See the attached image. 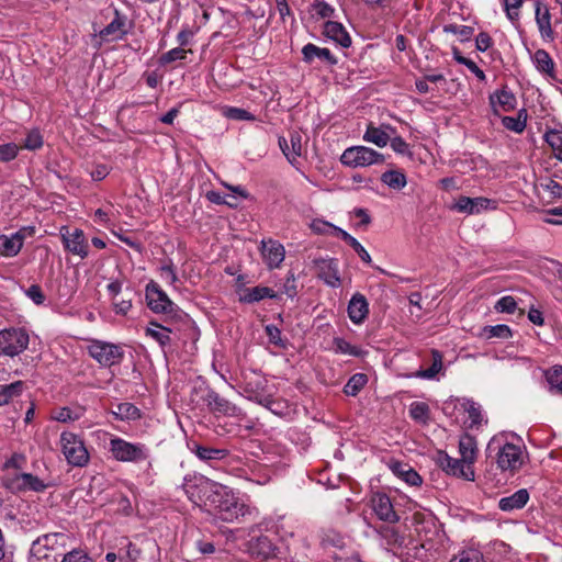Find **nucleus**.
I'll return each mask as SVG.
<instances>
[{
  "label": "nucleus",
  "instance_id": "f257e3e1",
  "mask_svg": "<svg viewBox=\"0 0 562 562\" xmlns=\"http://www.w3.org/2000/svg\"><path fill=\"white\" fill-rule=\"evenodd\" d=\"M68 536L63 532L38 537L31 547L30 562H61Z\"/></svg>",
  "mask_w": 562,
  "mask_h": 562
},
{
  "label": "nucleus",
  "instance_id": "f03ea898",
  "mask_svg": "<svg viewBox=\"0 0 562 562\" xmlns=\"http://www.w3.org/2000/svg\"><path fill=\"white\" fill-rule=\"evenodd\" d=\"M222 521L233 522L247 513L246 505L225 485L218 490L207 508Z\"/></svg>",
  "mask_w": 562,
  "mask_h": 562
},
{
  "label": "nucleus",
  "instance_id": "7ed1b4c3",
  "mask_svg": "<svg viewBox=\"0 0 562 562\" xmlns=\"http://www.w3.org/2000/svg\"><path fill=\"white\" fill-rule=\"evenodd\" d=\"M218 484L203 475H187L182 484V488L188 498L198 506L209 508L213 497L217 495L222 488Z\"/></svg>",
  "mask_w": 562,
  "mask_h": 562
},
{
  "label": "nucleus",
  "instance_id": "20e7f679",
  "mask_svg": "<svg viewBox=\"0 0 562 562\" xmlns=\"http://www.w3.org/2000/svg\"><path fill=\"white\" fill-rule=\"evenodd\" d=\"M191 401L202 403L207 407L210 413L214 415L235 417L240 415V408L227 398L221 396L213 389L201 384L192 390Z\"/></svg>",
  "mask_w": 562,
  "mask_h": 562
},
{
  "label": "nucleus",
  "instance_id": "39448f33",
  "mask_svg": "<svg viewBox=\"0 0 562 562\" xmlns=\"http://www.w3.org/2000/svg\"><path fill=\"white\" fill-rule=\"evenodd\" d=\"M147 306L156 314L166 315L167 319L181 318L180 308L169 299L160 285L151 280L145 289Z\"/></svg>",
  "mask_w": 562,
  "mask_h": 562
},
{
  "label": "nucleus",
  "instance_id": "423d86ee",
  "mask_svg": "<svg viewBox=\"0 0 562 562\" xmlns=\"http://www.w3.org/2000/svg\"><path fill=\"white\" fill-rule=\"evenodd\" d=\"M59 443L61 452L70 465L82 468L89 462V452L80 436L64 431L60 435Z\"/></svg>",
  "mask_w": 562,
  "mask_h": 562
},
{
  "label": "nucleus",
  "instance_id": "0eeeda50",
  "mask_svg": "<svg viewBox=\"0 0 562 562\" xmlns=\"http://www.w3.org/2000/svg\"><path fill=\"white\" fill-rule=\"evenodd\" d=\"M30 336L24 328L10 327L0 330V356L13 358L29 346Z\"/></svg>",
  "mask_w": 562,
  "mask_h": 562
},
{
  "label": "nucleus",
  "instance_id": "6e6552de",
  "mask_svg": "<svg viewBox=\"0 0 562 562\" xmlns=\"http://www.w3.org/2000/svg\"><path fill=\"white\" fill-rule=\"evenodd\" d=\"M3 485L12 493H41L44 492L48 486L37 475L25 472L8 473L3 477Z\"/></svg>",
  "mask_w": 562,
  "mask_h": 562
},
{
  "label": "nucleus",
  "instance_id": "1a4fd4ad",
  "mask_svg": "<svg viewBox=\"0 0 562 562\" xmlns=\"http://www.w3.org/2000/svg\"><path fill=\"white\" fill-rule=\"evenodd\" d=\"M110 451L121 462H142L148 458V449L144 443H132L119 437L110 440Z\"/></svg>",
  "mask_w": 562,
  "mask_h": 562
},
{
  "label": "nucleus",
  "instance_id": "9d476101",
  "mask_svg": "<svg viewBox=\"0 0 562 562\" xmlns=\"http://www.w3.org/2000/svg\"><path fill=\"white\" fill-rule=\"evenodd\" d=\"M340 161L342 165L358 168L382 164L384 156L366 146H352L344 150Z\"/></svg>",
  "mask_w": 562,
  "mask_h": 562
},
{
  "label": "nucleus",
  "instance_id": "9b49d317",
  "mask_svg": "<svg viewBox=\"0 0 562 562\" xmlns=\"http://www.w3.org/2000/svg\"><path fill=\"white\" fill-rule=\"evenodd\" d=\"M88 353L103 367L119 364L124 357L120 346L102 340H92L88 346Z\"/></svg>",
  "mask_w": 562,
  "mask_h": 562
},
{
  "label": "nucleus",
  "instance_id": "f8f14e48",
  "mask_svg": "<svg viewBox=\"0 0 562 562\" xmlns=\"http://www.w3.org/2000/svg\"><path fill=\"white\" fill-rule=\"evenodd\" d=\"M437 464L449 475L474 481V471L463 459H454L445 451H438Z\"/></svg>",
  "mask_w": 562,
  "mask_h": 562
},
{
  "label": "nucleus",
  "instance_id": "ddd939ff",
  "mask_svg": "<svg viewBox=\"0 0 562 562\" xmlns=\"http://www.w3.org/2000/svg\"><path fill=\"white\" fill-rule=\"evenodd\" d=\"M313 268L316 277L330 288H339L341 280L339 277L338 261L334 258H315Z\"/></svg>",
  "mask_w": 562,
  "mask_h": 562
},
{
  "label": "nucleus",
  "instance_id": "4468645a",
  "mask_svg": "<svg viewBox=\"0 0 562 562\" xmlns=\"http://www.w3.org/2000/svg\"><path fill=\"white\" fill-rule=\"evenodd\" d=\"M60 235L67 251L78 255L82 259L88 257L89 245L82 229L75 228L72 232H69L66 226H63Z\"/></svg>",
  "mask_w": 562,
  "mask_h": 562
},
{
  "label": "nucleus",
  "instance_id": "2eb2a0df",
  "mask_svg": "<svg viewBox=\"0 0 562 562\" xmlns=\"http://www.w3.org/2000/svg\"><path fill=\"white\" fill-rule=\"evenodd\" d=\"M267 379L256 371L244 374L241 390L249 401L258 403L265 395L268 394Z\"/></svg>",
  "mask_w": 562,
  "mask_h": 562
},
{
  "label": "nucleus",
  "instance_id": "dca6fc26",
  "mask_svg": "<svg viewBox=\"0 0 562 562\" xmlns=\"http://www.w3.org/2000/svg\"><path fill=\"white\" fill-rule=\"evenodd\" d=\"M496 202L494 200L477 196V198H469L465 195H460L454 204L451 206V210H454L459 213H464L468 215L479 214L484 210L495 209Z\"/></svg>",
  "mask_w": 562,
  "mask_h": 562
},
{
  "label": "nucleus",
  "instance_id": "f3484780",
  "mask_svg": "<svg viewBox=\"0 0 562 562\" xmlns=\"http://www.w3.org/2000/svg\"><path fill=\"white\" fill-rule=\"evenodd\" d=\"M26 233L32 235L34 233V227H22L11 235H0V255L3 257L16 256L23 247Z\"/></svg>",
  "mask_w": 562,
  "mask_h": 562
},
{
  "label": "nucleus",
  "instance_id": "a211bd4d",
  "mask_svg": "<svg viewBox=\"0 0 562 562\" xmlns=\"http://www.w3.org/2000/svg\"><path fill=\"white\" fill-rule=\"evenodd\" d=\"M497 465L502 471L515 472L522 465V451L514 443H505L497 453Z\"/></svg>",
  "mask_w": 562,
  "mask_h": 562
},
{
  "label": "nucleus",
  "instance_id": "6ab92c4d",
  "mask_svg": "<svg viewBox=\"0 0 562 562\" xmlns=\"http://www.w3.org/2000/svg\"><path fill=\"white\" fill-rule=\"evenodd\" d=\"M248 551L254 558L265 561L277 558L279 548L268 536H259L248 541Z\"/></svg>",
  "mask_w": 562,
  "mask_h": 562
},
{
  "label": "nucleus",
  "instance_id": "aec40b11",
  "mask_svg": "<svg viewBox=\"0 0 562 562\" xmlns=\"http://www.w3.org/2000/svg\"><path fill=\"white\" fill-rule=\"evenodd\" d=\"M302 56V60L308 65H312L316 59L329 66L338 64V59L328 48L318 47L313 43L303 46Z\"/></svg>",
  "mask_w": 562,
  "mask_h": 562
},
{
  "label": "nucleus",
  "instance_id": "412c9836",
  "mask_svg": "<svg viewBox=\"0 0 562 562\" xmlns=\"http://www.w3.org/2000/svg\"><path fill=\"white\" fill-rule=\"evenodd\" d=\"M372 508L379 519L395 524L400 517L395 513L390 497L386 494H375L372 497Z\"/></svg>",
  "mask_w": 562,
  "mask_h": 562
},
{
  "label": "nucleus",
  "instance_id": "4be33fe9",
  "mask_svg": "<svg viewBox=\"0 0 562 562\" xmlns=\"http://www.w3.org/2000/svg\"><path fill=\"white\" fill-rule=\"evenodd\" d=\"M261 255L270 269L278 268L284 260V247L277 240L261 241Z\"/></svg>",
  "mask_w": 562,
  "mask_h": 562
},
{
  "label": "nucleus",
  "instance_id": "5701e85b",
  "mask_svg": "<svg viewBox=\"0 0 562 562\" xmlns=\"http://www.w3.org/2000/svg\"><path fill=\"white\" fill-rule=\"evenodd\" d=\"M490 104L494 114H498V111L509 112L516 106V97L506 87L495 91L490 95Z\"/></svg>",
  "mask_w": 562,
  "mask_h": 562
},
{
  "label": "nucleus",
  "instance_id": "b1692460",
  "mask_svg": "<svg viewBox=\"0 0 562 562\" xmlns=\"http://www.w3.org/2000/svg\"><path fill=\"white\" fill-rule=\"evenodd\" d=\"M369 315V303L361 293H355L348 304V316L353 324H362Z\"/></svg>",
  "mask_w": 562,
  "mask_h": 562
},
{
  "label": "nucleus",
  "instance_id": "393cba45",
  "mask_svg": "<svg viewBox=\"0 0 562 562\" xmlns=\"http://www.w3.org/2000/svg\"><path fill=\"white\" fill-rule=\"evenodd\" d=\"M323 34L340 45L344 48H347L351 45V37L345 26L336 21H327L324 23Z\"/></svg>",
  "mask_w": 562,
  "mask_h": 562
},
{
  "label": "nucleus",
  "instance_id": "a878e982",
  "mask_svg": "<svg viewBox=\"0 0 562 562\" xmlns=\"http://www.w3.org/2000/svg\"><path fill=\"white\" fill-rule=\"evenodd\" d=\"M302 137L297 132L290 134V140L279 137V146L290 164L294 165L297 157L302 155Z\"/></svg>",
  "mask_w": 562,
  "mask_h": 562
},
{
  "label": "nucleus",
  "instance_id": "bb28decb",
  "mask_svg": "<svg viewBox=\"0 0 562 562\" xmlns=\"http://www.w3.org/2000/svg\"><path fill=\"white\" fill-rule=\"evenodd\" d=\"M529 501V493L526 488L516 491L510 496H506L499 499L498 507L503 512H513L521 509L526 506Z\"/></svg>",
  "mask_w": 562,
  "mask_h": 562
},
{
  "label": "nucleus",
  "instance_id": "cd10ccee",
  "mask_svg": "<svg viewBox=\"0 0 562 562\" xmlns=\"http://www.w3.org/2000/svg\"><path fill=\"white\" fill-rule=\"evenodd\" d=\"M114 14V19L100 32L102 37L123 38L127 34L126 18L117 10H115Z\"/></svg>",
  "mask_w": 562,
  "mask_h": 562
},
{
  "label": "nucleus",
  "instance_id": "c85d7f7f",
  "mask_svg": "<svg viewBox=\"0 0 562 562\" xmlns=\"http://www.w3.org/2000/svg\"><path fill=\"white\" fill-rule=\"evenodd\" d=\"M459 452L463 461L472 467L477 454L476 439L469 434L462 435L459 440Z\"/></svg>",
  "mask_w": 562,
  "mask_h": 562
},
{
  "label": "nucleus",
  "instance_id": "c756f323",
  "mask_svg": "<svg viewBox=\"0 0 562 562\" xmlns=\"http://www.w3.org/2000/svg\"><path fill=\"white\" fill-rule=\"evenodd\" d=\"M391 469L395 475L411 486H419L423 483L422 476L408 464L396 462L391 465Z\"/></svg>",
  "mask_w": 562,
  "mask_h": 562
},
{
  "label": "nucleus",
  "instance_id": "7c9ffc66",
  "mask_svg": "<svg viewBox=\"0 0 562 562\" xmlns=\"http://www.w3.org/2000/svg\"><path fill=\"white\" fill-rule=\"evenodd\" d=\"M536 22L541 36L543 38L553 40V30L551 26V15L549 9L544 7L543 12H541V3L539 1L536 3Z\"/></svg>",
  "mask_w": 562,
  "mask_h": 562
},
{
  "label": "nucleus",
  "instance_id": "2f4dec72",
  "mask_svg": "<svg viewBox=\"0 0 562 562\" xmlns=\"http://www.w3.org/2000/svg\"><path fill=\"white\" fill-rule=\"evenodd\" d=\"M532 60L540 72L554 78V61L547 50L537 49L533 54Z\"/></svg>",
  "mask_w": 562,
  "mask_h": 562
},
{
  "label": "nucleus",
  "instance_id": "473e14b6",
  "mask_svg": "<svg viewBox=\"0 0 562 562\" xmlns=\"http://www.w3.org/2000/svg\"><path fill=\"white\" fill-rule=\"evenodd\" d=\"M145 333L146 336H149L153 339H155L161 347L168 346L171 341L169 335L171 333V329L158 324L157 322H150Z\"/></svg>",
  "mask_w": 562,
  "mask_h": 562
},
{
  "label": "nucleus",
  "instance_id": "72a5a7b5",
  "mask_svg": "<svg viewBox=\"0 0 562 562\" xmlns=\"http://www.w3.org/2000/svg\"><path fill=\"white\" fill-rule=\"evenodd\" d=\"M276 296L277 294L272 289L268 286L258 285L250 289H246L244 295L240 297V302L255 303L266 297L274 299Z\"/></svg>",
  "mask_w": 562,
  "mask_h": 562
},
{
  "label": "nucleus",
  "instance_id": "f704fd0d",
  "mask_svg": "<svg viewBox=\"0 0 562 562\" xmlns=\"http://www.w3.org/2000/svg\"><path fill=\"white\" fill-rule=\"evenodd\" d=\"M24 387L23 381H15L13 383L0 386V406L8 405L13 398L19 397Z\"/></svg>",
  "mask_w": 562,
  "mask_h": 562
},
{
  "label": "nucleus",
  "instance_id": "c9c22d12",
  "mask_svg": "<svg viewBox=\"0 0 562 562\" xmlns=\"http://www.w3.org/2000/svg\"><path fill=\"white\" fill-rule=\"evenodd\" d=\"M380 180L394 190H401L407 183L406 176L400 170H387L381 175Z\"/></svg>",
  "mask_w": 562,
  "mask_h": 562
},
{
  "label": "nucleus",
  "instance_id": "e433bc0d",
  "mask_svg": "<svg viewBox=\"0 0 562 562\" xmlns=\"http://www.w3.org/2000/svg\"><path fill=\"white\" fill-rule=\"evenodd\" d=\"M112 414L120 420H136L140 418L139 408L128 402L117 404L116 409Z\"/></svg>",
  "mask_w": 562,
  "mask_h": 562
},
{
  "label": "nucleus",
  "instance_id": "4c0bfd02",
  "mask_svg": "<svg viewBox=\"0 0 562 562\" xmlns=\"http://www.w3.org/2000/svg\"><path fill=\"white\" fill-rule=\"evenodd\" d=\"M337 237L349 244V246L352 247V249L357 252L363 262L370 263L372 261L371 256L364 249V247L349 233L344 229H338Z\"/></svg>",
  "mask_w": 562,
  "mask_h": 562
},
{
  "label": "nucleus",
  "instance_id": "58836bf2",
  "mask_svg": "<svg viewBox=\"0 0 562 562\" xmlns=\"http://www.w3.org/2000/svg\"><path fill=\"white\" fill-rule=\"evenodd\" d=\"M363 139L369 143H373L379 147H384L390 142V136L386 132L380 127H375L370 124L363 135Z\"/></svg>",
  "mask_w": 562,
  "mask_h": 562
},
{
  "label": "nucleus",
  "instance_id": "ea45409f",
  "mask_svg": "<svg viewBox=\"0 0 562 562\" xmlns=\"http://www.w3.org/2000/svg\"><path fill=\"white\" fill-rule=\"evenodd\" d=\"M544 140L551 147L554 157L562 161V130L552 128L547 131Z\"/></svg>",
  "mask_w": 562,
  "mask_h": 562
},
{
  "label": "nucleus",
  "instance_id": "a19ab883",
  "mask_svg": "<svg viewBox=\"0 0 562 562\" xmlns=\"http://www.w3.org/2000/svg\"><path fill=\"white\" fill-rule=\"evenodd\" d=\"M368 376L363 373H356L349 378L344 386V393L348 396H356L367 384Z\"/></svg>",
  "mask_w": 562,
  "mask_h": 562
},
{
  "label": "nucleus",
  "instance_id": "79ce46f5",
  "mask_svg": "<svg viewBox=\"0 0 562 562\" xmlns=\"http://www.w3.org/2000/svg\"><path fill=\"white\" fill-rule=\"evenodd\" d=\"M409 416L415 422L426 425L430 418V408L424 402H413L409 406Z\"/></svg>",
  "mask_w": 562,
  "mask_h": 562
},
{
  "label": "nucleus",
  "instance_id": "37998d69",
  "mask_svg": "<svg viewBox=\"0 0 562 562\" xmlns=\"http://www.w3.org/2000/svg\"><path fill=\"white\" fill-rule=\"evenodd\" d=\"M546 380L551 392L562 394V366H554L544 371Z\"/></svg>",
  "mask_w": 562,
  "mask_h": 562
},
{
  "label": "nucleus",
  "instance_id": "c03bdc74",
  "mask_svg": "<svg viewBox=\"0 0 562 562\" xmlns=\"http://www.w3.org/2000/svg\"><path fill=\"white\" fill-rule=\"evenodd\" d=\"M257 404L268 408L271 413L282 416L288 409V405L283 400L274 398L271 394L265 395Z\"/></svg>",
  "mask_w": 562,
  "mask_h": 562
},
{
  "label": "nucleus",
  "instance_id": "a18cd8bd",
  "mask_svg": "<svg viewBox=\"0 0 562 562\" xmlns=\"http://www.w3.org/2000/svg\"><path fill=\"white\" fill-rule=\"evenodd\" d=\"M195 454L204 461L222 460L228 456V451L225 449H215L211 447L198 446Z\"/></svg>",
  "mask_w": 562,
  "mask_h": 562
},
{
  "label": "nucleus",
  "instance_id": "49530a36",
  "mask_svg": "<svg viewBox=\"0 0 562 562\" xmlns=\"http://www.w3.org/2000/svg\"><path fill=\"white\" fill-rule=\"evenodd\" d=\"M526 110H520L517 117L504 116L502 119L503 125L515 133H522L526 128Z\"/></svg>",
  "mask_w": 562,
  "mask_h": 562
},
{
  "label": "nucleus",
  "instance_id": "de8ad7c7",
  "mask_svg": "<svg viewBox=\"0 0 562 562\" xmlns=\"http://www.w3.org/2000/svg\"><path fill=\"white\" fill-rule=\"evenodd\" d=\"M482 336L486 339L499 338V339H508L513 336L512 329L505 325L499 324L495 326H485L482 330Z\"/></svg>",
  "mask_w": 562,
  "mask_h": 562
},
{
  "label": "nucleus",
  "instance_id": "09e8293b",
  "mask_svg": "<svg viewBox=\"0 0 562 562\" xmlns=\"http://www.w3.org/2000/svg\"><path fill=\"white\" fill-rule=\"evenodd\" d=\"M432 356V363L431 366L426 369L422 370L417 373L418 376L424 379H434L439 371L442 369V355L438 350L431 351Z\"/></svg>",
  "mask_w": 562,
  "mask_h": 562
},
{
  "label": "nucleus",
  "instance_id": "8fccbe9b",
  "mask_svg": "<svg viewBox=\"0 0 562 562\" xmlns=\"http://www.w3.org/2000/svg\"><path fill=\"white\" fill-rule=\"evenodd\" d=\"M462 407L469 414L471 419V427L480 426L482 424L481 407L472 400H463Z\"/></svg>",
  "mask_w": 562,
  "mask_h": 562
},
{
  "label": "nucleus",
  "instance_id": "3c124183",
  "mask_svg": "<svg viewBox=\"0 0 562 562\" xmlns=\"http://www.w3.org/2000/svg\"><path fill=\"white\" fill-rule=\"evenodd\" d=\"M443 32L458 35L461 42H465L472 37L474 29L469 25L446 24Z\"/></svg>",
  "mask_w": 562,
  "mask_h": 562
},
{
  "label": "nucleus",
  "instance_id": "603ef678",
  "mask_svg": "<svg viewBox=\"0 0 562 562\" xmlns=\"http://www.w3.org/2000/svg\"><path fill=\"white\" fill-rule=\"evenodd\" d=\"M191 52V49L187 50L180 46L172 48L159 57V65L165 66L176 60H183L187 58V54Z\"/></svg>",
  "mask_w": 562,
  "mask_h": 562
},
{
  "label": "nucleus",
  "instance_id": "864d4df0",
  "mask_svg": "<svg viewBox=\"0 0 562 562\" xmlns=\"http://www.w3.org/2000/svg\"><path fill=\"white\" fill-rule=\"evenodd\" d=\"M311 228L313 232L319 235H335L337 236V231L341 229L340 227L335 226L334 224L323 221V220H314L311 224Z\"/></svg>",
  "mask_w": 562,
  "mask_h": 562
},
{
  "label": "nucleus",
  "instance_id": "5fc2aeb1",
  "mask_svg": "<svg viewBox=\"0 0 562 562\" xmlns=\"http://www.w3.org/2000/svg\"><path fill=\"white\" fill-rule=\"evenodd\" d=\"M450 562H483V554L476 549H468L453 557Z\"/></svg>",
  "mask_w": 562,
  "mask_h": 562
},
{
  "label": "nucleus",
  "instance_id": "6e6d98bb",
  "mask_svg": "<svg viewBox=\"0 0 562 562\" xmlns=\"http://www.w3.org/2000/svg\"><path fill=\"white\" fill-rule=\"evenodd\" d=\"M61 562H94L93 558L82 549H74L65 552Z\"/></svg>",
  "mask_w": 562,
  "mask_h": 562
},
{
  "label": "nucleus",
  "instance_id": "4d7b16f0",
  "mask_svg": "<svg viewBox=\"0 0 562 562\" xmlns=\"http://www.w3.org/2000/svg\"><path fill=\"white\" fill-rule=\"evenodd\" d=\"M160 277L170 285H175L178 282V276L176 272L175 265L171 260L160 267Z\"/></svg>",
  "mask_w": 562,
  "mask_h": 562
},
{
  "label": "nucleus",
  "instance_id": "13d9d810",
  "mask_svg": "<svg viewBox=\"0 0 562 562\" xmlns=\"http://www.w3.org/2000/svg\"><path fill=\"white\" fill-rule=\"evenodd\" d=\"M19 154V147L14 143L0 145V161L8 162L13 160Z\"/></svg>",
  "mask_w": 562,
  "mask_h": 562
},
{
  "label": "nucleus",
  "instance_id": "bf43d9fd",
  "mask_svg": "<svg viewBox=\"0 0 562 562\" xmlns=\"http://www.w3.org/2000/svg\"><path fill=\"white\" fill-rule=\"evenodd\" d=\"M516 301L513 296L506 295L501 297L496 304L495 310L499 313H514L516 310Z\"/></svg>",
  "mask_w": 562,
  "mask_h": 562
},
{
  "label": "nucleus",
  "instance_id": "052dcab7",
  "mask_svg": "<svg viewBox=\"0 0 562 562\" xmlns=\"http://www.w3.org/2000/svg\"><path fill=\"white\" fill-rule=\"evenodd\" d=\"M522 5V0H504V7L507 18L510 21H517L519 19V9Z\"/></svg>",
  "mask_w": 562,
  "mask_h": 562
},
{
  "label": "nucleus",
  "instance_id": "680f3d73",
  "mask_svg": "<svg viewBox=\"0 0 562 562\" xmlns=\"http://www.w3.org/2000/svg\"><path fill=\"white\" fill-rule=\"evenodd\" d=\"M334 346H335V349L337 352L345 353V355H351V356L359 355L357 347L352 346L344 338L336 337L334 339Z\"/></svg>",
  "mask_w": 562,
  "mask_h": 562
},
{
  "label": "nucleus",
  "instance_id": "e2e57ef3",
  "mask_svg": "<svg viewBox=\"0 0 562 562\" xmlns=\"http://www.w3.org/2000/svg\"><path fill=\"white\" fill-rule=\"evenodd\" d=\"M226 116L237 121H255L254 114L240 108L227 109Z\"/></svg>",
  "mask_w": 562,
  "mask_h": 562
},
{
  "label": "nucleus",
  "instance_id": "0e129e2a",
  "mask_svg": "<svg viewBox=\"0 0 562 562\" xmlns=\"http://www.w3.org/2000/svg\"><path fill=\"white\" fill-rule=\"evenodd\" d=\"M43 146V138L40 132L32 131L30 132L24 140V147L30 150L38 149Z\"/></svg>",
  "mask_w": 562,
  "mask_h": 562
},
{
  "label": "nucleus",
  "instance_id": "69168bd1",
  "mask_svg": "<svg viewBox=\"0 0 562 562\" xmlns=\"http://www.w3.org/2000/svg\"><path fill=\"white\" fill-rule=\"evenodd\" d=\"M282 293L286 294L289 297L293 299L297 294L296 290V280L293 272H289L285 281L282 285Z\"/></svg>",
  "mask_w": 562,
  "mask_h": 562
},
{
  "label": "nucleus",
  "instance_id": "338daca9",
  "mask_svg": "<svg viewBox=\"0 0 562 562\" xmlns=\"http://www.w3.org/2000/svg\"><path fill=\"white\" fill-rule=\"evenodd\" d=\"M313 10L317 15H319L323 19L333 16L335 12V9L333 7L323 1H316L313 4Z\"/></svg>",
  "mask_w": 562,
  "mask_h": 562
},
{
  "label": "nucleus",
  "instance_id": "774afa93",
  "mask_svg": "<svg viewBox=\"0 0 562 562\" xmlns=\"http://www.w3.org/2000/svg\"><path fill=\"white\" fill-rule=\"evenodd\" d=\"M26 295L37 305L43 304L45 301V295L38 284H32L26 290Z\"/></svg>",
  "mask_w": 562,
  "mask_h": 562
}]
</instances>
